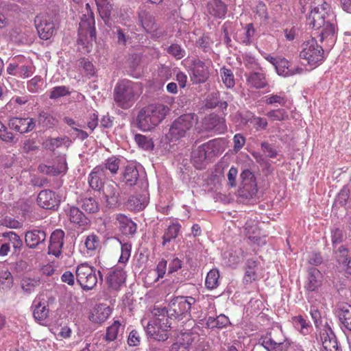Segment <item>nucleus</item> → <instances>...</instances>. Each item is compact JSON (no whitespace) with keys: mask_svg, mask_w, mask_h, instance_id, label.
Segmentation results:
<instances>
[{"mask_svg":"<svg viewBox=\"0 0 351 351\" xmlns=\"http://www.w3.org/2000/svg\"><path fill=\"white\" fill-rule=\"evenodd\" d=\"M169 112V108L162 104H152L142 108L138 113V128L143 131H149L158 125Z\"/></svg>","mask_w":351,"mask_h":351,"instance_id":"obj_1","label":"nucleus"},{"mask_svg":"<svg viewBox=\"0 0 351 351\" xmlns=\"http://www.w3.org/2000/svg\"><path fill=\"white\" fill-rule=\"evenodd\" d=\"M141 93V85L128 80L119 81L114 89V99L123 109L130 108Z\"/></svg>","mask_w":351,"mask_h":351,"instance_id":"obj_2","label":"nucleus"},{"mask_svg":"<svg viewBox=\"0 0 351 351\" xmlns=\"http://www.w3.org/2000/svg\"><path fill=\"white\" fill-rule=\"evenodd\" d=\"M197 121V116L195 113L180 115L171 123L166 138L174 142L184 138Z\"/></svg>","mask_w":351,"mask_h":351,"instance_id":"obj_3","label":"nucleus"},{"mask_svg":"<svg viewBox=\"0 0 351 351\" xmlns=\"http://www.w3.org/2000/svg\"><path fill=\"white\" fill-rule=\"evenodd\" d=\"M99 280L103 281V276L100 271L97 270L94 267L88 263H81L77 266L75 269V278L77 282L84 291L92 290Z\"/></svg>","mask_w":351,"mask_h":351,"instance_id":"obj_4","label":"nucleus"},{"mask_svg":"<svg viewBox=\"0 0 351 351\" xmlns=\"http://www.w3.org/2000/svg\"><path fill=\"white\" fill-rule=\"evenodd\" d=\"M259 343L268 351H288L291 343L281 328H274L259 339Z\"/></svg>","mask_w":351,"mask_h":351,"instance_id":"obj_5","label":"nucleus"},{"mask_svg":"<svg viewBox=\"0 0 351 351\" xmlns=\"http://www.w3.org/2000/svg\"><path fill=\"white\" fill-rule=\"evenodd\" d=\"M300 57L308 64L315 67L324 60V49L315 38H312L303 43Z\"/></svg>","mask_w":351,"mask_h":351,"instance_id":"obj_6","label":"nucleus"},{"mask_svg":"<svg viewBox=\"0 0 351 351\" xmlns=\"http://www.w3.org/2000/svg\"><path fill=\"white\" fill-rule=\"evenodd\" d=\"M195 302V300L192 297H176L169 304V315L171 316V319H182L187 315L190 316L191 306Z\"/></svg>","mask_w":351,"mask_h":351,"instance_id":"obj_7","label":"nucleus"},{"mask_svg":"<svg viewBox=\"0 0 351 351\" xmlns=\"http://www.w3.org/2000/svg\"><path fill=\"white\" fill-rule=\"evenodd\" d=\"M328 8L329 6L326 2L321 4L315 3L311 5V10L307 18L309 25L317 29L324 26L328 19L333 17L332 14L328 12Z\"/></svg>","mask_w":351,"mask_h":351,"instance_id":"obj_8","label":"nucleus"},{"mask_svg":"<svg viewBox=\"0 0 351 351\" xmlns=\"http://www.w3.org/2000/svg\"><path fill=\"white\" fill-rule=\"evenodd\" d=\"M216 143L215 140L210 141L193 151L191 160L196 169H203L205 168L206 160L215 154L214 149Z\"/></svg>","mask_w":351,"mask_h":351,"instance_id":"obj_9","label":"nucleus"},{"mask_svg":"<svg viewBox=\"0 0 351 351\" xmlns=\"http://www.w3.org/2000/svg\"><path fill=\"white\" fill-rule=\"evenodd\" d=\"M241 186L238 191L239 196L245 199L253 198L258 191L254 174L250 170L245 169L241 174Z\"/></svg>","mask_w":351,"mask_h":351,"instance_id":"obj_10","label":"nucleus"},{"mask_svg":"<svg viewBox=\"0 0 351 351\" xmlns=\"http://www.w3.org/2000/svg\"><path fill=\"white\" fill-rule=\"evenodd\" d=\"M102 194L105 199V206L115 208L121 204V189L114 182L105 183L102 187Z\"/></svg>","mask_w":351,"mask_h":351,"instance_id":"obj_11","label":"nucleus"},{"mask_svg":"<svg viewBox=\"0 0 351 351\" xmlns=\"http://www.w3.org/2000/svg\"><path fill=\"white\" fill-rule=\"evenodd\" d=\"M171 322H160V321H150L145 327L147 334L158 341H165L169 339Z\"/></svg>","mask_w":351,"mask_h":351,"instance_id":"obj_12","label":"nucleus"},{"mask_svg":"<svg viewBox=\"0 0 351 351\" xmlns=\"http://www.w3.org/2000/svg\"><path fill=\"white\" fill-rule=\"evenodd\" d=\"M203 130L215 134H224L227 131L226 120L216 114H210L204 117L202 121Z\"/></svg>","mask_w":351,"mask_h":351,"instance_id":"obj_13","label":"nucleus"},{"mask_svg":"<svg viewBox=\"0 0 351 351\" xmlns=\"http://www.w3.org/2000/svg\"><path fill=\"white\" fill-rule=\"evenodd\" d=\"M34 23L41 39L48 40L53 35L56 31L55 25L48 15L39 14L36 16Z\"/></svg>","mask_w":351,"mask_h":351,"instance_id":"obj_14","label":"nucleus"},{"mask_svg":"<svg viewBox=\"0 0 351 351\" xmlns=\"http://www.w3.org/2000/svg\"><path fill=\"white\" fill-rule=\"evenodd\" d=\"M191 70L192 75L191 76V80L193 84L204 83L209 77L208 66L206 65L204 61L199 58L193 60Z\"/></svg>","mask_w":351,"mask_h":351,"instance_id":"obj_15","label":"nucleus"},{"mask_svg":"<svg viewBox=\"0 0 351 351\" xmlns=\"http://www.w3.org/2000/svg\"><path fill=\"white\" fill-rule=\"evenodd\" d=\"M36 126L32 118L12 117L8 121V127L20 134H25L32 131Z\"/></svg>","mask_w":351,"mask_h":351,"instance_id":"obj_16","label":"nucleus"},{"mask_svg":"<svg viewBox=\"0 0 351 351\" xmlns=\"http://www.w3.org/2000/svg\"><path fill=\"white\" fill-rule=\"evenodd\" d=\"M46 232L43 230L34 229L25 232V242L30 249H35L45 245Z\"/></svg>","mask_w":351,"mask_h":351,"instance_id":"obj_17","label":"nucleus"},{"mask_svg":"<svg viewBox=\"0 0 351 351\" xmlns=\"http://www.w3.org/2000/svg\"><path fill=\"white\" fill-rule=\"evenodd\" d=\"M64 232L62 230L58 229L52 232L48 247L49 254H53L56 257L61 254L62 247L64 244Z\"/></svg>","mask_w":351,"mask_h":351,"instance_id":"obj_18","label":"nucleus"},{"mask_svg":"<svg viewBox=\"0 0 351 351\" xmlns=\"http://www.w3.org/2000/svg\"><path fill=\"white\" fill-rule=\"evenodd\" d=\"M38 204L45 209H52L58 206L60 200L55 193L51 190L41 191L37 197Z\"/></svg>","mask_w":351,"mask_h":351,"instance_id":"obj_19","label":"nucleus"},{"mask_svg":"<svg viewBox=\"0 0 351 351\" xmlns=\"http://www.w3.org/2000/svg\"><path fill=\"white\" fill-rule=\"evenodd\" d=\"M125 279L126 274L123 269L114 268L108 272L106 281L110 289L117 291L125 283Z\"/></svg>","mask_w":351,"mask_h":351,"instance_id":"obj_20","label":"nucleus"},{"mask_svg":"<svg viewBox=\"0 0 351 351\" xmlns=\"http://www.w3.org/2000/svg\"><path fill=\"white\" fill-rule=\"evenodd\" d=\"M319 341L326 351H338L337 341L330 328H325L320 331Z\"/></svg>","mask_w":351,"mask_h":351,"instance_id":"obj_21","label":"nucleus"},{"mask_svg":"<svg viewBox=\"0 0 351 351\" xmlns=\"http://www.w3.org/2000/svg\"><path fill=\"white\" fill-rule=\"evenodd\" d=\"M322 274L315 267H311L308 271V280L305 288L308 291H315L321 287Z\"/></svg>","mask_w":351,"mask_h":351,"instance_id":"obj_22","label":"nucleus"},{"mask_svg":"<svg viewBox=\"0 0 351 351\" xmlns=\"http://www.w3.org/2000/svg\"><path fill=\"white\" fill-rule=\"evenodd\" d=\"M86 9L87 14H83L80 23V27L83 30H86L91 38H95V18L89 3H86Z\"/></svg>","mask_w":351,"mask_h":351,"instance_id":"obj_23","label":"nucleus"},{"mask_svg":"<svg viewBox=\"0 0 351 351\" xmlns=\"http://www.w3.org/2000/svg\"><path fill=\"white\" fill-rule=\"evenodd\" d=\"M247 77V85L255 88H263L267 86V82L265 78V74L257 70L250 71L248 74H245Z\"/></svg>","mask_w":351,"mask_h":351,"instance_id":"obj_24","label":"nucleus"},{"mask_svg":"<svg viewBox=\"0 0 351 351\" xmlns=\"http://www.w3.org/2000/svg\"><path fill=\"white\" fill-rule=\"evenodd\" d=\"M335 313L341 324L351 332V306L348 304H339Z\"/></svg>","mask_w":351,"mask_h":351,"instance_id":"obj_25","label":"nucleus"},{"mask_svg":"<svg viewBox=\"0 0 351 351\" xmlns=\"http://www.w3.org/2000/svg\"><path fill=\"white\" fill-rule=\"evenodd\" d=\"M275 69L278 74L283 77L291 76L295 73H300L302 71V68L298 66L292 67L289 62L285 58L278 59Z\"/></svg>","mask_w":351,"mask_h":351,"instance_id":"obj_26","label":"nucleus"},{"mask_svg":"<svg viewBox=\"0 0 351 351\" xmlns=\"http://www.w3.org/2000/svg\"><path fill=\"white\" fill-rule=\"evenodd\" d=\"M103 170L104 167L102 166H97L89 174L88 182L90 187L95 191H100L105 184L103 182V177L104 176Z\"/></svg>","mask_w":351,"mask_h":351,"instance_id":"obj_27","label":"nucleus"},{"mask_svg":"<svg viewBox=\"0 0 351 351\" xmlns=\"http://www.w3.org/2000/svg\"><path fill=\"white\" fill-rule=\"evenodd\" d=\"M208 13L218 19H222L227 13V5L221 0H210L207 4Z\"/></svg>","mask_w":351,"mask_h":351,"instance_id":"obj_28","label":"nucleus"},{"mask_svg":"<svg viewBox=\"0 0 351 351\" xmlns=\"http://www.w3.org/2000/svg\"><path fill=\"white\" fill-rule=\"evenodd\" d=\"M147 202V194L143 193L130 197L127 206L132 210L140 211L145 208Z\"/></svg>","mask_w":351,"mask_h":351,"instance_id":"obj_29","label":"nucleus"},{"mask_svg":"<svg viewBox=\"0 0 351 351\" xmlns=\"http://www.w3.org/2000/svg\"><path fill=\"white\" fill-rule=\"evenodd\" d=\"M110 314V309L104 305H98L89 315V319L93 323L101 324L104 322Z\"/></svg>","mask_w":351,"mask_h":351,"instance_id":"obj_30","label":"nucleus"},{"mask_svg":"<svg viewBox=\"0 0 351 351\" xmlns=\"http://www.w3.org/2000/svg\"><path fill=\"white\" fill-rule=\"evenodd\" d=\"M123 182L130 186L136 185L140 182L139 173L134 165H130L125 167L123 173Z\"/></svg>","mask_w":351,"mask_h":351,"instance_id":"obj_31","label":"nucleus"},{"mask_svg":"<svg viewBox=\"0 0 351 351\" xmlns=\"http://www.w3.org/2000/svg\"><path fill=\"white\" fill-rule=\"evenodd\" d=\"M117 221L119 223L120 230L123 234H134L136 231V225L131 219L123 215L119 214L117 216Z\"/></svg>","mask_w":351,"mask_h":351,"instance_id":"obj_32","label":"nucleus"},{"mask_svg":"<svg viewBox=\"0 0 351 351\" xmlns=\"http://www.w3.org/2000/svg\"><path fill=\"white\" fill-rule=\"evenodd\" d=\"M97 10L107 25H110V16L112 10L111 0H95Z\"/></svg>","mask_w":351,"mask_h":351,"instance_id":"obj_33","label":"nucleus"},{"mask_svg":"<svg viewBox=\"0 0 351 351\" xmlns=\"http://www.w3.org/2000/svg\"><path fill=\"white\" fill-rule=\"evenodd\" d=\"M3 239L12 246L14 253H19L23 245L20 236L13 231H8L2 233Z\"/></svg>","mask_w":351,"mask_h":351,"instance_id":"obj_34","label":"nucleus"},{"mask_svg":"<svg viewBox=\"0 0 351 351\" xmlns=\"http://www.w3.org/2000/svg\"><path fill=\"white\" fill-rule=\"evenodd\" d=\"M34 309L33 315L37 321H44L47 319L49 315V308L47 302H42L40 298H36L34 301Z\"/></svg>","mask_w":351,"mask_h":351,"instance_id":"obj_35","label":"nucleus"},{"mask_svg":"<svg viewBox=\"0 0 351 351\" xmlns=\"http://www.w3.org/2000/svg\"><path fill=\"white\" fill-rule=\"evenodd\" d=\"M139 19L144 29L150 34H154L158 29V25L155 23L154 16L145 11L139 13Z\"/></svg>","mask_w":351,"mask_h":351,"instance_id":"obj_36","label":"nucleus"},{"mask_svg":"<svg viewBox=\"0 0 351 351\" xmlns=\"http://www.w3.org/2000/svg\"><path fill=\"white\" fill-rule=\"evenodd\" d=\"M206 326L209 328H223L230 324L229 318L223 314H220L216 317H208L206 319Z\"/></svg>","mask_w":351,"mask_h":351,"instance_id":"obj_37","label":"nucleus"},{"mask_svg":"<svg viewBox=\"0 0 351 351\" xmlns=\"http://www.w3.org/2000/svg\"><path fill=\"white\" fill-rule=\"evenodd\" d=\"M69 219L71 222L76 223L80 226H86L89 222L88 219L83 212L76 206H72L70 208Z\"/></svg>","mask_w":351,"mask_h":351,"instance_id":"obj_38","label":"nucleus"},{"mask_svg":"<svg viewBox=\"0 0 351 351\" xmlns=\"http://www.w3.org/2000/svg\"><path fill=\"white\" fill-rule=\"evenodd\" d=\"M350 191L351 189L348 186H343L336 195L333 204V208L346 206L350 199Z\"/></svg>","mask_w":351,"mask_h":351,"instance_id":"obj_39","label":"nucleus"},{"mask_svg":"<svg viewBox=\"0 0 351 351\" xmlns=\"http://www.w3.org/2000/svg\"><path fill=\"white\" fill-rule=\"evenodd\" d=\"M257 264L253 260H247L246 262L245 274L244 276V281L246 283H251L258 278Z\"/></svg>","mask_w":351,"mask_h":351,"instance_id":"obj_40","label":"nucleus"},{"mask_svg":"<svg viewBox=\"0 0 351 351\" xmlns=\"http://www.w3.org/2000/svg\"><path fill=\"white\" fill-rule=\"evenodd\" d=\"M180 227V225L178 223H173L167 228L162 237V245L163 246L178 237Z\"/></svg>","mask_w":351,"mask_h":351,"instance_id":"obj_41","label":"nucleus"},{"mask_svg":"<svg viewBox=\"0 0 351 351\" xmlns=\"http://www.w3.org/2000/svg\"><path fill=\"white\" fill-rule=\"evenodd\" d=\"M321 28H322V29L319 34L320 40L323 41L324 39H329L333 41L335 33V25L330 21V19H328L325 25Z\"/></svg>","mask_w":351,"mask_h":351,"instance_id":"obj_42","label":"nucleus"},{"mask_svg":"<svg viewBox=\"0 0 351 351\" xmlns=\"http://www.w3.org/2000/svg\"><path fill=\"white\" fill-rule=\"evenodd\" d=\"M169 307H154L152 311L154 318L152 321H160V322H171V316L169 315Z\"/></svg>","mask_w":351,"mask_h":351,"instance_id":"obj_43","label":"nucleus"},{"mask_svg":"<svg viewBox=\"0 0 351 351\" xmlns=\"http://www.w3.org/2000/svg\"><path fill=\"white\" fill-rule=\"evenodd\" d=\"M82 208L88 213H96L99 210V205L94 197H85L82 199Z\"/></svg>","mask_w":351,"mask_h":351,"instance_id":"obj_44","label":"nucleus"},{"mask_svg":"<svg viewBox=\"0 0 351 351\" xmlns=\"http://www.w3.org/2000/svg\"><path fill=\"white\" fill-rule=\"evenodd\" d=\"M346 239L343 228L339 225H335L331 229V241L333 245L342 243Z\"/></svg>","mask_w":351,"mask_h":351,"instance_id":"obj_45","label":"nucleus"},{"mask_svg":"<svg viewBox=\"0 0 351 351\" xmlns=\"http://www.w3.org/2000/svg\"><path fill=\"white\" fill-rule=\"evenodd\" d=\"M292 320L294 327L298 330L301 334L304 335L308 334L310 325L302 316H295L292 318Z\"/></svg>","mask_w":351,"mask_h":351,"instance_id":"obj_46","label":"nucleus"},{"mask_svg":"<svg viewBox=\"0 0 351 351\" xmlns=\"http://www.w3.org/2000/svg\"><path fill=\"white\" fill-rule=\"evenodd\" d=\"M220 74L223 83L227 88H232L234 86V76L233 72L230 69L223 66L220 70Z\"/></svg>","mask_w":351,"mask_h":351,"instance_id":"obj_47","label":"nucleus"},{"mask_svg":"<svg viewBox=\"0 0 351 351\" xmlns=\"http://www.w3.org/2000/svg\"><path fill=\"white\" fill-rule=\"evenodd\" d=\"M219 274L217 269H211L206 278L205 285L207 289H213L218 286Z\"/></svg>","mask_w":351,"mask_h":351,"instance_id":"obj_48","label":"nucleus"},{"mask_svg":"<svg viewBox=\"0 0 351 351\" xmlns=\"http://www.w3.org/2000/svg\"><path fill=\"white\" fill-rule=\"evenodd\" d=\"M40 280L38 278H23L21 280V287L23 290L30 293L34 291L35 288L40 286Z\"/></svg>","mask_w":351,"mask_h":351,"instance_id":"obj_49","label":"nucleus"},{"mask_svg":"<svg viewBox=\"0 0 351 351\" xmlns=\"http://www.w3.org/2000/svg\"><path fill=\"white\" fill-rule=\"evenodd\" d=\"M167 51L177 60H180L186 56V51L177 43L171 44L167 49Z\"/></svg>","mask_w":351,"mask_h":351,"instance_id":"obj_50","label":"nucleus"},{"mask_svg":"<svg viewBox=\"0 0 351 351\" xmlns=\"http://www.w3.org/2000/svg\"><path fill=\"white\" fill-rule=\"evenodd\" d=\"M71 93L69 88L65 86H59L53 88L49 93V98L57 99L60 97L69 95Z\"/></svg>","mask_w":351,"mask_h":351,"instance_id":"obj_51","label":"nucleus"},{"mask_svg":"<svg viewBox=\"0 0 351 351\" xmlns=\"http://www.w3.org/2000/svg\"><path fill=\"white\" fill-rule=\"evenodd\" d=\"M134 139L138 145L145 150H149L154 147L153 141L149 137L142 134H136Z\"/></svg>","mask_w":351,"mask_h":351,"instance_id":"obj_52","label":"nucleus"},{"mask_svg":"<svg viewBox=\"0 0 351 351\" xmlns=\"http://www.w3.org/2000/svg\"><path fill=\"white\" fill-rule=\"evenodd\" d=\"M120 326L119 321H114L111 326H108L106 330L105 339L108 341H112L116 339Z\"/></svg>","mask_w":351,"mask_h":351,"instance_id":"obj_53","label":"nucleus"},{"mask_svg":"<svg viewBox=\"0 0 351 351\" xmlns=\"http://www.w3.org/2000/svg\"><path fill=\"white\" fill-rule=\"evenodd\" d=\"M255 34V29L252 23L247 24L245 27L244 35L240 38L241 43L246 45L252 43L253 37Z\"/></svg>","mask_w":351,"mask_h":351,"instance_id":"obj_54","label":"nucleus"},{"mask_svg":"<svg viewBox=\"0 0 351 351\" xmlns=\"http://www.w3.org/2000/svg\"><path fill=\"white\" fill-rule=\"evenodd\" d=\"M267 116L272 121H284L288 119L287 112L281 108L270 110Z\"/></svg>","mask_w":351,"mask_h":351,"instance_id":"obj_55","label":"nucleus"},{"mask_svg":"<svg viewBox=\"0 0 351 351\" xmlns=\"http://www.w3.org/2000/svg\"><path fill=\"white\" fill-rule=\"evenodd\" d=\"M13 282V277L8 271L0 273V287L3 289H8Z\"/></svg>","mask_w":351,"mask_h":351,"instance_id":"obj_56","label":"nucleus"},{"mask_svg":"<svg viewBox=\"0 0 351 351\" xmlns=\"http://www.w3.org/2000/svg\"><path fill=\"white\" fill-rule=\"evenodd\" d=\"M265 101L268 105H275L278 104L284 106L287 103V99L280 95H271L266 96Z\"/></svg>","mask_w":351,"mask_h":351,"instance_id":"obj_57","label":"nucleus"},{"mask_svg":"<svg viewBox=\"0 0 351 351\" xmlns=\"http://www.w3.org/2000/svg\"><path fill=\"white\" fill-rule=\"evenodd\" d=\"M335 257L337 262L340 265H343L349 260L348 250L343 245L339 247L338 250L335 252Z\"/></svg>","mask_w":351,"mask_h":351,"instance_id":"obj_58","label":"nucleus"},{"mask_svg":"<svg viewBox=\"0 0 351 351\" xmlns=\"http://www.w3.org/2000/svg\"><path fill=\"white\" fill-rule=\"evenodd\" d=\"M55 170L53 172L56 173V175H59L62 173H65L67 169V165L66 161V158L64 156H58L56 159Z\"/></svg>","mask_w":351,"mask_h":351,"instance_id":"obj_59","label":"nucleus"},{"mask_svg":"<svg viewBox=\"0 0 351 351\" xmlns=\"http://www.w3.org/2000/svg\"><path fill=\"white\" fill-rule=\"evenodd\" d=\"M120 243L121 245V254L119 258V262L125 263L128 261L130 256L132 245L128 243H122L121 241Z\"/></svg>","mask_w":351,"mask_h":351,"instance_id":"obj_60","label":"nucleus"},{"mask_svg":"<svg viewBox=\"0 0 351 351\" xmlns=\"http://www.w3.org/2000/svg\"><path fill=\"white\" fill-rule=\"evenodd\" d=\"M119 160L115 157L109 158L106 160L104 167L112 173H116L119 168Z\"/></svg>","mask_w":351,"mask_h":351,"instance_id":"obj_61","label":"nucleus"},{"mask_svg":"<svg viewBox=\"0 0 351 351\" xmlns=\"http://www.w3.org/2000/svg\"><path fill=\"white\" fill-rule=\"evenodd\" d=\"M261 145L263 153L267 157L275 158L277 156L278 152L274 145L267 142H262Z\"/></svg>","mask_w":351,"mask_h":351,"instance_id":"obj_62","label":"nucleus"},{"mask_svg":"<svg viewBox=\"0 0 351 351\" xmlns=\"http://www.w3.org/2000/svg\"><path fill=\"white\" fill-rule=\"evenodd\" d=\"M39 121L48 128L55 125L57 123V120L53 116L45 112H41L40 114Z\"/></svg>","mask_w":351,"mask_h":351,"instance_id":"obj_63","label":"nucleus"},{"mask_svg":"<svg viewBox=\"0 0 351 351\" xmlns=\"http://www.w3.org/2000/svg\"><path fill=\"white\" fill-rule=\"evenodd\" d=\"M99 243L98 237L94 234L89 235L85 241V245L88 250H94L97 248Z\"/></svg>","mask_w":351,"mask_h":351,"instance_id":"obj_64","label":"nucleus"}]
</instances>
